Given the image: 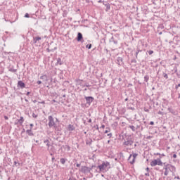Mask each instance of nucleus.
<instances>
[{
    "mask_svg": "<svg viewBox=\"0 0 180 180\" xmlns=\"http://www.w3.org/2000/svg\"><path fill=\"white\" fill-rule=\"evenodd\" d=\"M32 117H34V119H37V115H36V114H34V112H33Z\"/></svg>",
    "mask_w": 180,
    "mask_h": 180,
    "instance_id": "nucleus-25",
    "label": "nucleus"
},
{
    "mask_svg": "<svg viewBox=\"0 0 180 180\" xmlns=\"http://www.w3.org/2000/svg\"><path fill=\"white\" fill-rule=\"evenodd\" d=\"M89 123H92V120L89 119L88 121Z\"/></svg>",
    "mask_w": 180,
    "mask_h": 180,
    "instance_id": "nucleus-42",
    "label": "nucleus"
},
{
    "mask_svg": "<svg viewBox=\"0 0 180 180\" xmlns=\"http://www.w3.org/2000/svg\"><path fill=\"white\" fill-rule=\"evenodd\" d=\"M158 115H162V112L159 111V112H158Z\"/></svg>",
    "mask_w": 180,
    "mask_h": 180,
    "instance_id": "nucleus-46",
    "label": "nucleus"
},
{
    "mask_svg": "<svg viewBox=\"0 0 180 180\" xmlns=\"http://www.w3.org/2000/svg\"><path fill=\"white\" fill-rule=\"evenodd\" d=\"M167 167H168L169 170L170 171V172H172V174H174V172L176 171L175 166H172L171 165H167Z\"/></svg>",
    "mask_w": 180,
    "mask_h": 180,
    "instance_id": "nucleus-9",
    "label": "nucleus"
},
{
    "mask_svg": "<svg viewBox=\"0 0 180 180\" xmlns=\"http://www.w3.org/2000/svg\"><path fill=\"white\" fill-rule=\"evenodd\" d=\"M165 173L164 175H165V176H168V174H169V169L168 167V165H167L165 167H164Z\"/></svg>",
    "mask_w": 180,
    "mask_h": 180,
    "instance_id": "nucleus-11",
    "label": "nucleus"
},
{
    "mask_svg": "<svg viewBox=\"0 0 180 180\" xmlns=\"http://www.w3.org/2000/svg\"><path fill=\"white\" fill-rule=\"evenodd\" d=\"M110 129L109 128H108L105 131L104 133L106 134L108 133H110Z\"/></svg>",
    "mask_w": 180,
    "mask_h": 180,
    "instance_id": "nucleus-24",
    "label": "nucleus"
},
{
    "mask_svg": "<svg viewBox=\"0 0 180 180\" xmlns=\"http://www.w3.org/2000/svg\"><path fill=\"white\" fill-rule=\"evenodd\" d=\"M101 129H105V125H102Z\"/></svg>",
    "mask_w": 180,
    "mask_h": 180,
    "instance_id": "nucleus-49",
    "label": "nucleus"
},
{
    "mask_svg": "<svg viewBox=\"0 0 180 180\" xmlns=\"http://www.w3.org/2000/svg\"><path fill=\"white\" fill-rule=\"evenodd\" d=\"M68 149L70 150V146H68Z\"/></svg>",
    "mask_w": 180,
    "mask_h": 180,
    "instance_id": "nucleus-56",
    "label": "nucleus"
},
{
    "mask_svg": "<svg viewBox=\"0 0 180 180\" xmlns=\"http://www.w3.org/2000/svg\"><path fill=\"white\" fill-rule=\"evenodd\" d=\"M108 143H110V141H108Z\"/></svg>",
    "mask_w": 180,
    "mask_h": 180,
    "instance_id": "nucleus-61",
    "label": "nucleus"
},
{
    "mask_svg": "<svg viewBox=\"0 0 180 180\" xmlns=\"http://www.w3.org/2000/svg\"><path fill=\"white\" fill-rule=\"evenodd\" d=\"M37 83L38 84V85H40L41 84V81L38 80Z\"/></svg>",
    "mask_w": 180,
    "mask_h": 180,
    "instance_id": "nucleus-32",
    "label": "nucleus"
},
{
    "mask_svg": "<svg viewBox=\"0 0 180 180\" xmlns=\"http://www.w3.org/2000/svg\"><path fill=\"white\" fill-rule=\"evenodd\" d=\"M56 158L54 157L52 158V161L55 160Z\"/></svg>",
    "mask_w": 180,
    "mask_h": 180,
    "instance_id": "nucleus-50",
    "label": "nucleus"
},
{
    "mask_svg": "<svg viewBox=\"0 0 180 180\" xmlns=\"http://www.w3.org/2000/svg\"><path fill=\"white\" fill-rule=\"evenodd\" d=\"M91 47H92V44H88V45H86V49H91Z\"/></svg>",
    "mask_w": 180,
    "mask_h": 180,
    "instance_id": "nucleus-26",
    "label": "nucleus"
},
{
    "mask_svg": "<svg viewBox=\"0 0 180 180\" xmlns=\"http://www.w3.org/2000/svg\"><path fill=\"white\" fill-rule=\"evenodd\" d=\"M57 64H59V65H63V63L61 62V58H58Z\"/></svg>",
    "mask_w": 180,
    "mask_h": 180,
    "instance_id": "nucleus-19",
    "label": "nucleus"
},
{
    "mask_svg": "<svg viewBox=\"0 0 180 180\" xmlns=\"http://www.w3.org/2000/svg\"><path fill=\"white\" fill-rule=\"evenodd\" d=\"M26 95H27V96H29V95H30V92H27V94H26Z\"/></svg>",
    "mask_w": 180,
    "mask_h": 180,
    "instance_id": "nucleus-44",
    "label": "nucleus"
},
{
    "mask_svg": "<svg viewBox=\"0 0 180 180\" xmlns=\"http://www.w3.org/2000/svg\"><path fill=\"white\" fill-rule=\"evenodd\" d=\"M40 79H45L46 81H47V75L41 76Z\"/></svg>",
    "mask_w": 180,
    "mask_h": 180,
    "instance_id": "nucleus-18",
    "label": "nucleus"
},
{
    "mask_svg": "<svg viewBox=\"0 0 180 180\" xmlns=\"http://www.w3.org/2000/svg\"><path fill=\"white\" fill-rule=\"evenodd\" d=\"M4 119H5V120H8V116H4Z\"/></svg>",
    "mask_w": 180,
    "mask_h": 180,
    "instance_id": "nucleus-39",
    "label": "nucleus"
},
{
    "mask_svg": "<svg viewBox=\"0 0 180 180\" xmlns=\"http://www.w3.org/2000/svg\"><path fill=\"white\" fill-rule=\"evenodd\" d=\"M48 53H50V51H53V50H50V48H48L47 49Z\"/></svg>",
    "mask_w": 180,
    "mask_h": 180,
    "instance_id": "nucleus-33",
    "label": "nucleus"
},
{
    "mask_svg": "<svg viewBox=\"0 0 180 180\" xmlns=\"http://www.w3.org/2000/svg\"><path fill=\"white\" fill-rule=\"evenodd\" d=\"M9 71H11V72H16V69H13V68H10Z\"/></svg>",
    "mask_w": 180,
    "mask_h": 180,
    "instance_id": "nucleus-21",
    "label": "nucleus"
},
{
    "mask_svg": "<svg viewBox=\"0 0 180 180\" xmlns=\"http://www.w3.org/2000/svg\"><path fill=\"white\" fill-rule=\"evenodd\" d=\"M63 98H65V94H64V95L63 96Z\"/></svg>",
    "mask_w": 180,
    "mask_h": 180,
    "instance_id": "nucleus-55",
    "label": "nucleus"
},
{
    "mask_svg": "<svg viewBox=\"0 0 180 180\" xmlns=\"http://www.w3.org/2000/svg\"><path fill=\"white\" fill-rule=\"evenodd\" d=\"M25 102H29V101L27 99H25Z\"/></svg>",
    "mask_w": 180,
    "mask_h": 180,
    "instance_id": "nucleus-54",
    "label": "nucleus"
},
{
    "mask_svg": "<svg viewBox=\"0 0 180 180\" xmlns=\"http://www.w3.org/2000/svg\"><path fill=\"white\" fill-rule=\"evenodd\" d=\"M130 129L132 130V131H136V127L133 125L129 126Z\"/></svg>",
    "mask_w": 180,
    "mask_h": 180,
    "instance_id": "nucleus-20",
    "label": "nucleus"
},
{
    "mask_svg": "<svg viewBox=\"0 0 180 180\" xmlns=\"http://www.w3.org/2000/svg\"><path fill=\"white\" fill-rule=\"evenodd\" d=\"M68 130H69V131H72L75 130V127L72 124H69L68 126Z\"/></svg>",
    "mask_w": 180,
    "mask_h": 180,
    "instance_id": "nucleus-12",
    "label": "nucleus"
},
{
    "mask_svg": "<svg viewBox=\"0 0 180 180\" xmlns=\"http://www.w3.org/2000/svg\"><path fill=\"white\" fill-rule=\"evenodd\" d=\"M163 77H164V78H165L166 79H168V75H167V73H164V74H163Z\"/></svg>",
    "mask_w": 180,
    "mask_h": 180,
    "instance_id": "nucleus-23",
    "label": "nucleus"
},
{
    "mask_svg": "<svg viewBox=\"0 0 180 180\" xmlns=\"http://www.w3.org/2000/svg\"><path fill=\"white\" fill-rule=\"evenodd\" d=\"M30 130H32V129H33V124H30Z\"/></svg>",
    "mask_w": 180,
    "mask_h": 180,
    "instance_id": "nucleus-31",
    "label": "nucleus"
},
{
    "mask_svg": "<svg viewBox=\"0 0 180 180\" xmlns=\"http://www.w3.org/2000/svg\"><path fill=\"white\" fill-rule=\"evenodd\" d=\"M162 157H165V155H164V153L160 154V158H162Z\"/></svg>",
    "mask_w": 180,
    "mask_h": 180,
    "instance_id": "nucleus-38",
    "label": "nucleus"
},
{
    "mask_svg": "<svg viewBox=\"0 0 180 180\" xmlns=\"http://www.w3.org/2000/svg\"><path fill=\"white\" fill-rule=\"evenodd\" d=\"M76 167H77V168H79V167H81V164H79V163H76Z\"/></svg>",
    "mask_w": 180,
    "mask_h": 180,
    "instance_id": "nucleus-27",
    "label": "nucleus"
},
{
    "mask_svg": "<svg viewBox=\"0 0 180 180\" xmlns=\"http://www.w3.org/2000/svg\"><path fill=\"white\" fill-rule=\"evenodd\" d=\"M148 79H150V77H149L148 75H146V76L144 77V81H145L146 82H148Z\"/></svg>",
    "mask_w": 180,
    "mask_h": 180,
    "instance_id": "nucleus-17",
    "label": "nucleus"
},
{
    "mask_svg": "<svg viewBox=\"0 0 180 180\" xmlns=\"http://www.w3.org/2000/svg\"><path fill=\"white\" fill-rule=\"evenodd\" d=\"M150 124L151 126H153L154 122L151 121V122H150Z\"/></svg>",
    "mask_w": 180,
    "mask_h": 180,
    "instance_id": "nucleus-37",
    "label": "nucleus"
},
{
    "mask_svg": "<svg viewBox=\"0 0 180 180\" xmlns=\"http://www.w3.org/2000/svg\"><path fill=\"white\" fill-rule=\"evenodd\" d=\"M18 86H20L22 89H23V88H25L26 84H25V83L22 81H18Z\"/></svg>",
    "mask_w": 180,
    "mask_h": 180,
    "instance_id": "nucleus-10",
    "label": "nucleus"
},
{
    "mask_svg": "<svg viewBox=\"0 0 180 180\" xmlns=\"http://www.w3.org/2000/svg\"><path fill=\"white\" fill-rule=\"evenodd\" d=\"M153 53H154V51H149L148 54H149L150 56H151V54H153Z\"/></svg>",
    "mask_w": 180,
    "mask_h": 180,
    "instance_id": "nucleus-29",
    "label": "nucleus"
},
{
    "mask_svg": "<svg viewBox=\"0 0 180 180\" xmlns=\"http://www.w3.org/2000/svg\"><path fill=\"white\" fill-rule=\"evenodd\" d=\"M107 8H108V9H110V7L108 6Z\"/></svg>",
    "mask_w": 180,
    "mask_h": 180,
    "instance_id": "nucleus-58",
    "label": "nucleus"
},
{
    "mask_svg": "<svg viewBox=\"0 0 180 180\" xmlns=\"http://www.w3.org/2000/svg\"><path fill=\"white\" fill-rule=\"evenodd\" d=\"M127 101H129V98H125V102H127Z\"/></svg>",
    "mask_w": 180,
    "mask_h": 180,
    "instance_id": "nucleus-52",
    "label": "nucleus"
},
{
    "mask_svg": "<svg viewBox=\"0 0 180 180\" xmlns=\"http://www.w3.org/2000/svg\"><path fill=\"white\" fill-rule=\"evenodd\" d=\"M69 180H71V179H69Z\"/></svg>",
    "mask_w": 180,
    "mask_h": 180,
    "instance_id": "nucleus-64",
    "label": "nucleus"
},
{
    "mask_svg": "<svg viewBox=\"0 0 180 180\" xmlns=\"http://www.w3.org/2000/svg\"><path fill=\"white\" fill-rule=\"evenodd\" d=\"M124 140V146H133V139H131V136H125L124 138H123Z\"/></svg>",
    "mask_w": 180,
    "mask_h": 180,
    "instance_id": "nucleus-2",
    "label": "nucleus"
},
{
    "mask_svg": "<svg viewBox=\"0 0 180 180\" xmlns=\"http://www.w3.org/2000/svg\"><path fill=\"white\" fill-rule=\"evenodd\" d=\"M39 40H41V37H36L34 38V43L36 44L37 43V41H39Z\"/></svg>",
    "mask_w": 180,
    "mask_h": 180,
    "instance_id": "nucleus-14",
    "label": "nucleus"
},
{
    "mask_svg": "<svg viewBox=\"0 0 180 180\" xmlns=\"http://www.w3.org/2000/svg\"><path fill=\"white\" fill-rule=\"evenodd\" d=\"M36 143H39V141H36Z\"/></svg>",
    "mask_w": 180,
    "mask_h": 180,
    "instance_id": "nucleus-59",
    "label": "nucleus"
},
{
    "mask_svg": "<svg viewBox=\"0 0 180 180\" xmlns=\"http://www.w3.org/2000/svg\"><path fill=\"white\" fill-rule=\"evenodd\" d=\"M140 51H139L138 52L136 53V58H137V56H139V53H140Z\"/></svg>",
    "mask_w": 180,
    "mask_h": 180,
    "instance_id": "nucleus-34",
    "label": "nucleus"
},
{
    "mask_svg": "<svg viewBox=\"0 0 180 180\" xmlns=\"http://www.w3.org/2000/svg\"><path fill=\"white\" fill-rule=\"evenodd\" d=\"M25 18H30L29 13H25Z\"/></svg>",
    "mask_w": 180,
    "mask_h": 180,
    "instance_id": "nucleus-28",
    "label": "nucleus"
},
{
    "mask_svg": "<svg viewBox=\"0 0 180 180\" xmlns=\"http://www.w3.org/2000/svg\"><path fill=\"white\" fill-rule=\"evenodd\" d=\"M180 86V84H179L178 85L176 86V89H178V88H179Z\"/></svg>",
    "mask_w": 180,
    "mask_h": 180,
    "instance_id": "nucleus-36",
    "label": "nucleus"
},
{
    "mask_svg": "<svg viewBox=\"0 0 180 180\" xmlns=\"http://www.w3.org/2000/svg\"><path fill=\"white\" fill-rule=\"evenodd\" d=\"M25 129H23L21 134H23V133H25Z\"/></svg>",
    "mask_w": 180,
    "mask_h": 180,
    "instance_id": "nucleus-43",
    "label": "nucleus"
},
{
    "mask_svg": "<svg viewBox=\"0 0 180 180\" xmlns=\"http://www.w3.org/2000/svg\"><path fill=\"white\" fill-rule=\"evenodd\" d=\"M60 162H61V164H65V159L61 158L60 159Z\"/></svg>",
    "mask_w": 180,
    "mask_h": 180,
    "instance_id": "nucleus-22",
    "label": "nucleus"
},
{
    "mask_svg": "<svg viewBox=\"0 0 180 180\" xmlns=\"http://www.w3.org/2000/svg\"><path fill=\"white\" fill-rule=\"evenodd\" d=\"M53 153H54V152H51L50 155H53Z\"/></svg>",
    "mask_w": 180,
    "mask_h": 180,
    "instance_id": "nucleus-53",
    "label": "nucleus"
},
{
    "mask_svg": "<svg viewBox=\"0 0 180 180\" xmlns=\"http://www.w3.org/2000/svg\"><path fill=\"white\" fill-rule=\"evenodd\" d=\"M174 179H180L179 176L174 177Z\"/></svg>",
    "mask_w": 180,
    "mask_h": 180,
    "instance_id": "nucleus-47",
    "label": "nucleus"
},
{
    "mask_svg": "<svg viewBox=\"0 0 180 180\" xmlns=\"http://www.w3.org/2000/svg\"><path fill=\"white\" fill-rule=\"evenodd\" d=\"M173 158H176V154L173 155Z\"/></svg>",
    "mask_w": 180,
    "mask_h": 180,
    "instance_id": "nucleus-41",
    "label": "nucleus"
},
{
    "mask_svg": "<svg viewBox=\"0 0 180 180\" xmlns=\"http://www.w3.org/2000/svg\"><path fill=\"white\" fill-rule=\"evenodd\" d=\"M26 133L28 134V136H34L33 132L32 131V129H27L26 131Z\"/></svg>",
    "mask_w": 180,
    "mask_h": 180,
    "instance_id": "nucleus-16",
    "label": "nucleus"
},
{
    "mask_svg": "<svg viewBox=\"0 0 180 180\" xmlns=\"http://www.w3.org/2000/svg\"><path fill=\"white\" fill-rule=\"evenodd\" d=\"M49 120V127L51 129V127H56V122H54V118H53V116L50 115L48 117Z\"/></svg>",
    "mask_w": 180,
    "mask_h": 180,
    "instance_id": "nucleus-5",
    "label": "nucleus"
},
{
    "mask_svg": "<svg viewBox=\"0 0 180 180\" xmlns=\"http://www.w3.org/2000/svg\"><path fill=\"white\" fill-rule=\"evenodd\" d=\"M92 168H94V166H92L91 167L82 166L81 169V172H83V174H89V172H91V171L92 170Z\"/></svg>",
    "mask_w": 180,
    "mask_h": 180,
    "instance_id": "nucleus-6",
    "label": "nucleus"
},
{
    "mask_svg": "<svg viewBox=\"0 0 180 180\" xmlns=\"http://www.w3.org/2000/svg\"><path fill=\"white\" fill-rule=\"evenodd\" d=\"M25 122V119L23 117H20V118L18 120L19 124H23V122Z\"/></svg>",
    "mask_w": 180,
    "mask_h": 180,
    "instance_id": "nucleus-15",
    "label": "nucleus"
},
{
    "mask_svg": "<svg viewBox=\"0 0 180 180\" xmlns=\"http://www.w3.org/2000/svg\"><path fill=\"white\" fill-rule=\"evenodd\" d=\"M146 171H150V168L147 167Z\"/></svg>",
    "mask_w": 180,
    "mask_h": 180,
    "instance_id": "nucleus-51",
    "label": "nucleus"
},
{
    "mask_svg": "<svg viewBox=\"0 0 180 180\" xmlns=\"http://www.w3.org/2000/svg\"><path fill=\"white\" fill-rule=\"evenodd\" d=\"M14 164L16 165V162H15Z\"/></svg>",
    "mask_w": 180,
    "mask_h": 180,
    "instance_id": "nucleus-63",
    "label": "nucleus"
},
{
    "mask_svg": "<svg viewBox=\"0 0 180 180\" xmlns=\"http://www.w3.org/2000/svg\"><path fill=\"white\" fill-rule=\"evenodd\" d=\"M53 102H56V100H53Z\"/></svg>",
    "mask_w": 180,
    "mask_h": 180,
    "instance_id": "nucleus-57",
    "label": "nucleus"
},
{
    "mask_svg": "<svg viewBox=\"0 0 180 180\" xmlns=\"http://www.w3.org/2000/svg\"><path fill=\"white\" fill-rule=\"evenodd\" d=\"M107 136H108V137H112V133H110V134H107Z\"/></svg>",
    "mask_w": 180,
    "mask_h": 180,
    "instance_id": "nucleus-35",
    "label": "nucleus"
},
{
    "mask_svg": "<svg viewBox=\"0 0 180 180\" xmlns=\"http://www.w3.org/2000/svg\"><path fill=\"white\" fill-rule=\"evenodd\" d=\"M139 155V154L137 153H133L131 154L128 158V161L130 164H134L135 161H136V158H137V156Z\"/></svg>",
    "mask_w": 180,
    "mask_h": 180,
    "instance_id": "nucleus-3",
    "label": "nucleus"
},
{
    "mask_svg": "<svg viewBox=\"0 0 180 180\" xmlns=\"http://www.w3.org/2000/svg\"><path fill=\"white\" fill-rule=\"evenodd\" d=\"M41 103H44V101L41 102Z\"/></svg>",
    "mask_w": 180,
    "mask_h": 180,
    "instance_id": "nucleus-62",
    "label": "nucleus"
},
{
    "mask_svg": "<svg viewBox=\"0 0 180 180\" xmlns=\"http://www.w3.org/2000/svg\"><path fill=\"white\" fill-rule=\"evenodd\" d=\"M46 146L48 147V151L49 153H54V151H55L54 146L50 145L49 143H46Z\"/></svg>",
    "mask_w": 180,
    "mask_h": 180,
    "instance_id": "nucleus-7",
    "label": "nucleus"
},
{
    "mask_svg": "<svg viewBox=\"0 0 180 180\" xmlns=\"http://www.w3.org/2000/svg\"><path fill=\"white\" fill-rule=\"evenodd\" d=\"M145 175H146V176H150V173H146Z\"/></svg>",
    "mask_w": 180,
    "mask_h": 180,
    "instance_id": "nucleus-40",
    "label": "nucleus"
},
{
    "mask_svg": "<svg viewBox=\"0 0 180 180\" xmlns=\"http://www.w3.org/2000/svg\"><path fill=\"white\" fill-rule=\"evenodd\" d=\"M86 103H92V102H94V97L92 96H88V97H85Z\"/></svg>",
    "mask_w": 180,
    "mask_h": 180,
    "instance_id": "nucleus-8",
    "label": "nucleus"
},
{
    "mask_svg": "<svg viewBox=\"0 0 180 180\" xmlns=\"http://www.w3.org/2000/svg\"><path fill=\"white\" fill-rule=\"evenodd\" d=\"M150 165L151 167H155V165H160V167H162V162L161 161V159L158 158L153 160L150 162Z\"/></svg>",
    "mask_w": 180,
    "mask_h": 180,
    "instance_id": "nucleus-4",
    "label": "nucleus"
},
{
    "mask_svg": "<svg viewBox=\"0 0 180 180\" xmlns=\"http://www.w3.org/2000/svg\"><path fill=\"white\" fill-rule=\"evenodd\" d=\"M77 40V41H81V40H82V34L81 32H78Z\"/></svg>",
    "mask_w": 180,
    "mask_h": 180,
    "instance_id": "nucleus-13",
    "label": "nucleus"
},
{
    "mask_svg": "<svg viewBox=\"0 0 180 180\" xmlns=\"http://www.w3.org/2000/svg\"><path fill=\"white\" fill-rule=\"evenodd\" d=\"M179 98H180V94H179Z\"/></svg>",
    "mask_w": 180,
    "mask_h": 180,
    "instance_id": "nucleus-60",
    "label": "nucleus"
},
{
    "mask_svg": "<svg viewBox=\"0 0 180 180\" xmlns=\"http://www.w3.org/2000/svg\"><path fill=\"white\" fill-rule=\"evenodd\" d=\"M155 155H161V154H160V153H155Z\"/></svg>",
    "mask_w": 180,
    "mask_h": 180,
    "instance_id": "nucleus-45",
    "label": "nucleus"
},
{
    "mask_svg": "<svg viewBox=\"0 0 180 180\" xmlns=\"http://www.w3.org/2000/svg\"><path fill=\"white\" fill-rule=\"evenodd\" d=\"M44 143L45 144H49V140H45V141H44Z\"/></svg>",
    "mask_w": 180,
    "mask_h": 180,
    "instance_id": "nucleus-30",
    "label": "nucleus"
},
{
    "mask_svg": "<svg viewBox=\"0 0 180 180\" xmlns=\"http://www.w3.org/2000/svg\"><path fill=\"white\" fill-rule=\"evenodd\" d=\"M129 108L131 109V110H134V108H133V107H131Z\"/></svg>",
    "mask_w": 180,
    "mask_h": 180,
    "instance_id": "nucleus-48",
    "label": "nucleus"
},
{
    "mask_svg": "<svg viewBox=\"0 0 180 180\" xmlns=\"http://www.w3.org/2000/svg\"><path fill=\"white\" fill-rule=\"evenodd\" d=\"M98 168L100 169L101 172H108L110 169V163H109V162H104L98 165Z\"/></svg>",
    "mask_w": 180,
    "mask_h": 180,
    "instance_id": "nucleus-1",
    "label": "nucleus"
}]
</instances>
